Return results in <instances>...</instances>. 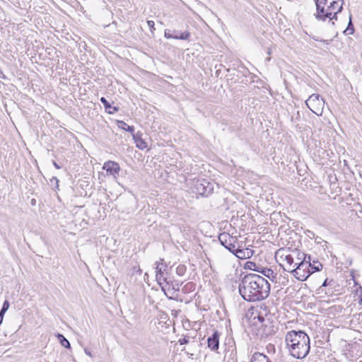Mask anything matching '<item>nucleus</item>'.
Wrapping results in <instances>:
<instances>
[{"label":"nucleus","mask_w":362,"mask_h":362,"mask_svg":"<svg viewBox=\"0 0 362 362\" xmlns=\"http://www.w3.org/2000/svg\"><path fill=\"white\" fill-rule=\"evenodd\" d=\"M269 283L256 274L245 275L239 284V293L247 301L262 300L269 296Z\"/></svg>","instance_id":"1"},{"label":"nucleus","mask_w":362,"mask_h":362,"mask_svg":"<svg viewBox=\"0 0 362 362\" xmlns=\"http://www.w3.org/2000/svg\"><path fill=\"white\" fill-rule=\"evenodd\" d=\"M285 341L290 354L296 358H305L310 349V337L303 331L291 330L286 333Z\"/></svg>","instance_id":"2"},{"label":"nucleus","mask_w":362,"mask_h":362,"mask_svg":"<svg viewBox=\"0 0 362 362\" xmlns=\"http://www.w3.org/2000/svg\"><path fill=\"white\" fill-rule=\"evenodd\" d=\"M295 266L296 267H293L291 274L298 280L301 281H305L312 274L310 269L311 264H307L305 259L304 262H296Z\"/></svg>","instance_id":"3"},{"label":"nucleus","mask_w":362,"mask_h":362,"mask_svg":"<svg viewBox=\"0 0 362 362\" xmlns=\"http://www.w3.org/2000/svg\"><path fill=\"white\" fill-rule=\"evenodd\" d=\"M307 107L315 115L320 116L323 112L325 100L320 98L318 94L311 95L308 100H305Z\"/></svg>","instance_id":"4"},{"label":"nucleus","mask_w":362,"mask_h":362,"mask_svg":"<svg viewBox=\"0 0 362 362\" xmlns=\"http://www.w3.org/2000/svg\"><path fill=\"white\" fill-rule=\"evenodd\" d=\"M218 240L230 252L233 253L237 248L235 244L238 242L236 237L230 235L228 233H222L218 235Z\"/></svg>","instance_id":"5"},{"label":"nucleus","mask_w":362,"mask_h":362,"mask_svg":"<svg viewBox=\"0 0 362 362\" xmlns=\"http://www.w3.org/2000/svg\"><path fill=\"white\" fill-rule=\"evenodd\" d=\"M195 187L197 193L201 195L207 196L213 191L211 184L206 180H197L195 183Z\"/></svg>","instance_id":"6"},{"label":"nucleus","mask_w":362,"mask_h":362,"mask_svg":"<svg viewBox=\"0 0 362 362\" xmlns=\"http://www.w3.org/2000/svg\"><path fill=\"white\" fill-rule=\"evenodd\" d=\"M103 170H105L107 173L110 175L117 178L120 171V167L117 162L108 160L105 162L103 167Z\"/></svg>","instance_id":"7"},{"label":"nucleus","mask_w":362,"mask_h":362,"mask_svg":"<svg viewBox=\"0 0 362 362\" xmlns=\"http://www.w3.org/2000/svg\"><path fill=\"white\" fill-rule=\"evenodd\" d=\"M219 337L220 333L215 331L211 336L209 337L207 339L208 347L211 351H216L219 347Z\"/></svg>","instance_id":"8"},{"label":"nucleus","mask_w":362,"mask_h":362,"mask_svg":"<svg viewBox=\"0 0 362 362\" xmlns=\"http://www.w3.org/2000/svg\"><path fill=\"white\" fill-rule=\"evenodd\" d=\"M342 9V4H339L337 0H332L330 1L329 5L327 6V11L330 12L331 16L333 19H337V13H340Z\"/></svg>","instance_id":"9"},{"label":"nucleus","mask_w":362,"mask_h":362,"mask_svg":"<svg viewBox=\"0 0 362 362\" xmlns=\"http://www.w3.org/2000/svg\"><path fill=\"white\" fill-rule=\"evenodd\" d=\"M233 254L238 259H245L250 258L253 255L254 251L249 248L243 249L238 247L235 250Z\"/></svg>","instance_id":"10"},{"label":"nucleus","mask_w":362,"mask_h":362,"mask_svg":"<svg viewBox=\"0 0 362 362\" xmlns=\"http://www.w3.org/2000/svg\"><path fill=\"white\" fill-rule=\"evenodd\" d=\"M280 259L282 262L286 263V267L284 268V269L291 273L292 269L295 267V265H293L294 262V258L293 255L291 254H286L284 252L281 255Z\"/></svg>","instance_id":"11"},{"label":"nucleus","mask_w":362,"mask_h":362,"mask_svg":"<svg viewBox=\"0 0 362 362\" xmlns=\"http://www.w3.org/2000/svg\"><path fill=\"white\" fill-rule=\"evenodd\" d=\"M164 37L167 39H176V40H189V37H190V33L189 32H183L180 35H174L170 33V30H165L164 32Z\"/></svg>","instance_id":"12"},{"label":"nucleus","mask_w":362,"mask_h":362,"mask_svg":"<svg viewBox=\"0 0 362 362\" xmlns=\"http://www.w3.org/2000/svg\"><path fill=\"white\" fill-rule=\"evenodd\" d=\"M314 16L317 21H325L327 18H329L330 21L333 20V17L331 16L330 12L327 11V7H323L322 13L320 12L318 10H316V13Z\"/></svg>","instance_id":"13"},{"label":"nucleus","mask_w":362,"mask_h":362,"mask_svg":"<svg viewBox=\"0 0 362 362\" xmlns=\"http://www.w3.org/2000/svg\"><path fill=\"white\" fill-rule=\"evenodd\" d=\"M133 139L134 140V143L136 144V146L141 149L144 150L148 147L147 143L145 141L144 139H143L141 136L140 133H136L135 134H132Z\"/></svg>","instance_id":"14"},{"label":"nucleus","mask_w":362,"mask_h":362,"mask_svg":"<svg viewBox=\"0 0 362 362\" xmlns=\"http://www.w3.org/2000/svg\"><path fill=\"white\" fill-rule=\"evenodd\" d=\"M100 102L103 104L106 112L109 114H114L119 110L118 107H112L110 103L104 97L100 98Z\"/></svg>","instance_id":"15"},{"label":"nucleus","mask_w":362,"mask_h":362,"mask_svg":"<svg viewBox=\"0 0 362 362\" xmlns=\"http://www.w3.org/2000/svg\"><path fill=\"white\" fill-rule=\"evenodd\" d=\"M271 361L268 358V357L260 353H255L252 355L250 362H270Z\"/></svg>","instance_id":"16"},{"label":"nucleus","mask_w":362,"mask_h":362,"mask_svg":"<svg viewBox=\"0 0 362 362\" xmlns=\"http://www.w3.org/2000/svg\"><path fill=\"white\" fill-rule=\"evenodd\" d=\"M155 272L156 274H164L167 269L166 264L164 263L163 259H160L159 262H156Z\"/></svg>","instance_id":"17"},{"label":"nucleus","mask_w":362,"mask_h":362,"mask_svg":"<svg viewBox=\"0 0 362 362\" xmlns=\"http://www.w3.org/2000/svg\"><path fill=\"white\" fill-rule=\"evenodd\" d=\"M156 281L158 284L161 286L163 290H165V287L169 284L167 277L164 274H156Z\"/></svg>","instance_id":"18"},{"label":"nucleus","mask_w":362,"mask_h":362,"mask_svg":"<svg viewBox=\"0 0 362 362\" xmlns=\"http://www.w3.org/2000/svg\"><path fill=\"white\" fill-rule=\"evenodd\" d=\"M256 272L262 274L264 276L269 279L274 277V271L269 268L260 267V269H256Z\"/></svg>","instance_id":"19"},{"label":"nucleus","mask_w":362,"mask_h":362,"mask_svg":"<svg viewBox=\"0 0 362 362\" xmlns=\"http://www.w3.org/2000/svg\"><path fill=\"white\" fill-rule=\"evenodd\" d=\"M118 127L132 134L134 132V127L133 126H129L127 123H125L123 121H118Z\"/></svg>","instance_id":"20"},{"label":"nucleus","mask_w":362,"mask_h":362,"mask_svg":"<svg viewBox=\"0 0 362 362\" xmlns=\"http://www.w3.org/2000/svg\"><path fill=\"white\" fill-rule=\"evenodd\" d=\"M322 264L318 262V261H313V263H311V267H310L312 274L315 272H320L322 269Z\"/></svg>","instance_id":"21"},{"label":"nucleus","mask_w":362,"mask_h":362,"mask_svg":"<svg viewBox=\"0 0 362 362\" xmlns=\"http://www.w3.org/2000/svg\"><path fill=\"white\" fill-rule=\"evenodd\" d=\"M328 0H315L316 10L322 13L323 7H325L327 4Z\"/></svg>","instance_id":"22"},{"label":"nucleus","mask_w":362,"mask_h":362,"mask_svg":"<svg viewBox=\"0 0 362 362\" xmlns=\"http://www.w3.org/2000/svg\"><path fill=\"white\" fill-rule=\"evenodd\" d=\"M57 337L63 346H64L65 348H70L69 341L62 334H59Z\"/></svg>","instance_id":"23"},{"label":"nucleus","mask_w":362,"mask_h":362,"mask_svg":"<svg viewBox=\"0 0 362 362\" xmlns=\"http://www.w3.org/2000/svg\"><path fill=\"white\" fill-rule=\"evenodd\" d=\"M298 256H302L303 260L304 262L305 260L307 262V264H311V257L310 255H306L305 253L300 252V251H297Z\"/></svg>","instance_id":"24"},{"label":"nucleus","mask_w":362,"mask_h":362,"mask_svg":"<svg viewBox=\"0 0 362 362\" xmlns=\"http://www.w3.org/2000/svg\"><path fill=\"white\" fill-rule=\"evenodd\" d=\"M246 266L249 269L253 271H256V269H260V266H257L255 262H247L246 263Z\"/></svg>","instance_id":"25"},{"label":"nucleus","mask_w":362,"mask_h":362,"mask_svg":"<svg viewBox=\"0 0 362 362\" xmlns=\"http://www.w3.org/2000/svg\"><path fill=\"white\" fill-rule=\"evenodd\" d=\"M186 272V268L184 265H179L176 269V273L179 276H182Z\"/></svg>","instance_id":"26"},{"label":"nucleus","mask_w":362,"mask_h":362,"mask_svg":"<svg viewBox=\"0 0 362 362\" xmlns=\"http://www.w3.org/2000/svg\"><path fill=\"white\" fill-rule=\"evenodd\" d=\"M9 306H10L9 302L8 300H5L4 304H3V306H2V308H1V310L0 311V313H2V314H5V313L9 308Z\"/></svg>","instance_id":"27"},{"label":"nucleus","mask_w":362,"mask_h":362,"mask_svg":"<svg viewBox=\"0 0 362 362\" xmlns=\"http://www.w3.org/2000/svg\"><path fill=\"white\" fill-rule=\"evenodd\" d=\"M354 30V27L350 22L348 25L347 28L346 29V30L344 32L346 33L347 35H351V34H353Z\"/></svg>","instance_id":"28"},{"label":"nucleus","mask_w":362,"mask_h":362,"mask_svg":"<svg viewBox=\"0 0 362 362\" xmlns=\"http://www.w3.org/2000/svg\"><path fill=\"white\" fill-rule=\"evenodd\" d=\"M50 183L51 185L54 184L55 188L58 189L59 187V180L56 177H53L52 179H50Z\"/></svg>","instance_id":"29"},{"label":"nucleus","mask_w":362,"mask_h":362,"mask_svg":"<svg viewBox=\"0 0 362 362\" xmlns=\"http://www.w3.org/2000/svg\"><path fill=\"white\" fill-rule=\"evenodd\" d=\"M178 342L180 345L187 344L189 343V337H185L181 338L179 339Z\"/></svg>","instance_id":"30"},{"label":"nucleus","mask_w":362,"mask_h":362,"mask_svg":"<svg viewBox=\"0 0 362 362\" xmlns=\"http://www.w3.org/2000/svg\"><path fill=\"white\" fill-rule=\"evenodd\" d=\"M147 25L148 26L151 28V31L152 33H153V31L155 30V28H154V25H155V23H154V21H147Z\"/></svg>","instance_id":"31"},{"label":"nucleus","mask_w":362,"mask_h":362,"mask_svg":"<svg viewBox=\"0 0 362 362\" xmlns=\"http://www.w3.org/2000/svg\"><path fill=\"white\" fill-rule=\"evenodd\" d=\"M84 351H85L86 354L88 355V356H90L91 358L93 357L92 353L88 349H84Z\"/></svg>","instance_id":"32"},{"label":"nucleus","mask_w":362,"mask_h":362,"mask_svg":"<svg viewBox=\"0 0 362 362\" xmlns=\"http://www.w3.org/2000/svg\"><path fill=\"white\" fill-rule=\"evenodd\" d=\"M328 284H329V283H328V279H326L324 281L323 284H322V286H321L319 289H321V288H322V287H325V286H327Z\"/></svg>","instance_id":"33"},{"label":"nucleus","mask_w":362,"mask_h":362,"mask_svg":"<svg viewBox=\"0 0 362 362\" xmlns=\"http://www.w3.org/2000/svg\"><path fill=\"white\" fill-rule=\"evenodd\" d=\"M298 250H296L294 251V253H296L297 254V261H299L298 262H301V260H303V257L302 256H298V252H297Z\"/></svg>","instance_id":"34"},{"label":"nucleus","mask_w":362,"mask_h":362,"mask_svg":"<svg viewBox=\"0 0 362 362\" xmlns=\"http://www.w3.org/2000/svg\"><path fill=\"white\" fill-rule=\"evenodd\" d=\"M53 165L57 169L61 168V166H59L55 161H53Z\"/></svg>","instance_id":"35"},{"label":"nucleus","mask_w":362,"mask_h":362,"mask_svg":"<svg viewBox=\"0 0 362 362\" xmlns=\"http://www.w3.org/2000/svg\"><path fill=\"white\" fill-rule=\"evenodd\" d=\"M4 315V314H2L0 313V325H1V323L3 322Z\"/></svg>","instance_id":"36"},{"label":"nucleus","mask_w":362,"mask_h":362,"mask_svg":"<svg viewBox=\"0 0 362 362\" xmlns=\"http://www.w3.org/2000/svg\"><path fill=\"white\" fill-rule=\"evenodd\" d=\"M35 203V199H32V204H34Z\"/></svg>","instance_id":"37"}]
</instances>
